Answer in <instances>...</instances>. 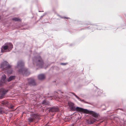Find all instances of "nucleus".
Returning a JSON list of instances; mask_svg holds the SVG:
<instances>
[{
	"label": "nucleus",
	"instance_id": "nucleus-6",
	"mask_svg": "<svg viewBox=\"0 0 126 126\" xmlns=\"http://www.w3.org/2000/svg\"><path fill=\"white\" fill-rule=\"evenodd\" d=\"M28 84L31 86L35 85L36 83L34 80L31 78L28 79Z\"/></svg>",
	"mask_w": 126,
	"mask_h": 126
},
{
	"label": "nucleus",
	"instance_id": "nucleus-22",
	"mask_svg": "<svg viewBox=\"0 0 126 126\" xmlns=\"http://www.w3.org/2000/svg\"><path fill=\"white\" fill-rule=\"evenodd\" d=\"M64 18H68V17H64Z\"/></svg>",
	"mask_w": 126,
	"mask_h": 126
},
{
	"label": "nucleus",
	"instance_id": "nucleus-3",
	"mask_svg": "<svg viewBox=\"0 0 126 126\" xmlns=\"http://www.w3.org/2000/svg\"><path fill=\"white\" fill-rule=\"evenodd\" d=\"M34 63L35 62L36 65L40 68H42L43 66L44 63L40 56L38 57H34L33 60Z\"/></svg>",
	"mask_w": 126,
	"mask_h": 126
},
{
	"label": "nucleus",
	"instance_id": "nucleus-18",
	"mask_svg": "<svg viewBox=\"0 0 126 126\" xmlns=\"http://www.w3.org/2000/svg\"><path fill=\"white\" fill-rule=\"evenodd\" d=\"M3 113H4V112L1 109H0V114H2Z\"/></svg>",
	"mask_w": 126,
	"mask_h": 126
},
{
	"label": "nucleus",
	"instance_id": "nucleus-14",
	"mask_svg": "<svg viewBox=\"0 0 126 126\" xmlns=\"http://www.w3.org/2000/svg\"><path fill=\"white\" fill-rule=\"evenodd\" d=\"M7 46L8 49H11L13 47V45L11 43H7Z\"/></svg>",
	"mask_w": 126,
	"mask_h": 126
},
{
	"label": "nucleus",
	"instance_id": "nucleus-19",
	"mask_svg": "<svg viewBox=\"0 0 126 126\" xmlns=\"http://www.w3.org/2000/svg\"><path fill=\"white\" fill-rule=\"evenodd\" d=\"M13 105H10L9 107V108L10 109H13Z\"/></svg>",
	"mask_w": 126,
	"mask_h": 126
},
{
	"label": "nucleus",
	"instance_id": "nucleus-1",
	"mask_svg": "<svg viewBox=\"0 0 126 126\" xmlns=\"http://www.w3.org/2000/svg\"><path fill=\"white\" fill-rule=\"evenodd\" d=\"M24 63L22 61H19L17 63V66L20 69L19 72L20 74H22L24 76H27L29 75L30 73L28 71V69L24 67Z\"/></svg>",
	"mask_w": 126,
	"mask_h": 126
},
{
	"label": "nucleus",
	"instance_id": "nucleus-9",
	"mask_svg": "<svg viewBox=\"0 0 126 126\" xmlns=\"http://www.w3.org/2000/svg\"><path fill=\"white\" fill-rule=\"evenodd\" d=\"M8 49V46H7L6 43L2 47L1 49V52H4V50H5Z\"/></svg>",
	"mask_w": 126,
	"mask_h": 126
},
{
	"label": "nucleus",
	"instance_id": "nucleus-7",
	"mask_svg": "<svg viewBox=\"0 0 126 126\" xmlns=\"http://www.w3.org/2000/svg\"><path fill=\"white\" fill-rule=\"evenodd\" d=\"M31 116V117L28 118V122L30 123L32 122L36 118V115L35 114Z\"/></svg>",
	"mask_w": 126,
	"mask_h": 126
},
{
	"label": "nucleus",
	"instance_id": "nucleus-15",
	"mask_svg": "<svg viewBox=\"0 0 126 126\" xmlns=\"http://www.w3.org/2000/svg\"><path fill=\"white\" fill-rule=\"evenodd\" d=\"M16 77L14 76H10L8 79V81H10L11 80L15 79Z\"/></svg>",
	"mask_w": 126,
	"mask_h": 126
},
{
	"label": "nucleus",
	"instance_id": "nucleus-12",
	"mask_svg": "<svg viewBox=\"0 0 126 126\" xmlns=\"http://www.w3.org/2000/svg\"><path fill=\"white\" fill-rule=\"evenodd\" d=\"M38 78L39 80H42L45 79V76L44 75L41 74L38 75Z\"/></svg>",
	"mask_w": 126,
	"mask_h": 126
},
{
	"label": "nucleus",
	"instance_id": "nucleus-23",
	"mask_svg": "<svg viewBox=\"0 0 126 126\" xmlns=\"http://www.w3.org/2000/svg\"><path fill=\"white\" fill-rule=\"evenodd\" d=\"M98 95H100V94H99V92H98Z\"/></svg>",
	"mask_w": 126,
	"mask_h": 126
},
{
	"label": "nucleus",
	"instance_id": "nucleus-13",
	"mask_svg": "<svg viewBox=\"0 0 126 126\" xmlns=\"http://www.w3.org/2000/svg\"><path fill=\"white\" fill-rule=\"evenodd\" d=\"M6 77V75H3L1 77V81L2 83H4L5 81V80Z\"/></svg>",
	"mask_w": 126,
	"mask_h": 126
},
{
	"label": "nucleus",
	"instance_id": "nucleus-5",
	"mask_svg": "<svg viewBox=\"0 0 126 126\" xmlns=\"http://www.w3.org/2000/svg\"><path fill=\"white\" fill-rule=\"evenodd\" d=\"M7 92V90H4L3 88L0 89V94H1V96H0V99L2 98Z\"/></svg>",
	"mask_w": 126,
	"mask_h": 126
},
{
	"label": "nucleus",
	"instance_id": "nucleus-16",
	"mask_svg": "<svg viewBox=\"0 0 126 126\" xmlns=\"http://www.w3.org/2000/svg\"><path fill=\"white\" fill-rule=\"evenodd\" d=\"M13 20H15L16 21H20V20L18 18H14L12 19Z\"/></svg>",
	"mask_w": 126,
	"mask_h": 126
},
{
	"label": "nucleus",
	"instance_id": "nucleus-11",
	"mask_svg": "<svg viewBox=\"0 0 126 126\" xmlns=\"http://www.w3.org/2000/svg\"><path fill=\"white\" fill-rule=\"evenodd\" d=\"M96 119L93 118H90L87 120V122L89 124H92L94 123Z\"/></svg>",
	"mask_w": 126,
	"mask_h": 126
},
{
	"label": "nucleus",
	"instance_id": "nucleus-8",
	"mask_svg": "<svg viewBox=\"0 0 126 126\" xmlns=\"http://www.w3.org/2000/svg\"><path fill=\"white\" fill-rule=\"evenodd\" d=\"M59 110V109L58 108L55 107H53L52 108L49 110L50 112H57Z\"/></svg>",
	"mask_w": 126,
	"mask_h": 126
},
{
	"label": "nucleus",
	"instance_id": "nucleus-17",
	"mask_svg": "<svg viewBox=\"0 0 126 126\" xmlns=\"http://www.w3.org/2000/svg\"><path fill=\"white\" fill-rule=\"evenodd\" d=\"M74 95L78 99L79 101H81V102H83L84 101V100H81L77 95Z\"/></svg>",
	"mask_w": 126,
	"mask_h": 126
},
{
	"label": "nucleus",
	"instance_id": "nucleus-2",
	"mask_svg": "<svg viewBox=\"0 0 126 126\" xmlns=\"http://www.w3.org/2000/svg\"><path fill=\"white\" fill-rule=\"evenodd\" d=\"M73 110L76 111H81L86 114H90L92 115V116L95 118H97L98 117V114L95 112L86 109H84L83 108L77 107L75 108Z\"/></svg>",
	"mask_w": 126,
	"mask_h": 126
},
{
	"label": "nucleus",
	"instance_id": "nucleus-4",
	"mask_svg": "<svg viewBox=\"0 0 126 126\" xmlns=\"http://www.w3.org/2000/svg\"><path fill=\"white\" fill-rule=\"evenodd\" d=\"M0 67L2 69L5 68L7 70V72L9 74L12 73V70L11 69V66L8 64V63L6 61H4L1 64Z\"/></svg>",
	"mask_w": 126,
	"mask_h": 126
},
{
	"label": "nucleus",
	"instance_id": "nucleus-21",
	"mask_svg": "<svg viewBox=\"0 0 126 126\" xmlns=\"http://www.w3.org/2000/svg\"><path fill=\"white\" fill-rule=\"evenodd\" d=\"M66 63H62L61 64V65H66Z\"/></svg>",
	"mask_w": 126,
	"mask_h": 126
},
{
	"label": "nucleus",
	"instance_id": "nucleus-10",
	"mask_svg": "<svg viewBox=\"0 0 126 126\" xmlns=\"http://www.w3.org/2000/svg\"><path fill=\"white\" fill-rule=\"evenodd\" d=\"M68 105L71 110H74L75 107L74 106V104L73 103L71 102H69L68 103Z\"/></svg>",
	"mask_w": 126,
	"mask_h": 126
},
{
	"label": "nucleus",
	"instance_id": "nucleus-20",
	"mask_svg": "<svg viewBox=\"0 0 126 126\" xmlns=\"http://www.w3.org/2000/svg\"><path fill=\"white\" fill-rule=\"evenodd\" d=\"M46 103V101L44 100L42 102V104H45Z\"/></svg>",
	"mask_w": 126,
	"mask_h": 126
}]
</instances>
